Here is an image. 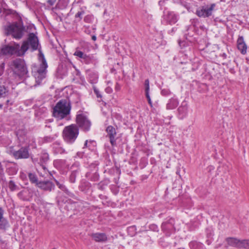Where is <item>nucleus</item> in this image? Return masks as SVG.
I'll use <instances>...</instances> for the list:
<instances>
[{"instance_id":"obj_23","label":"nucleus","mask_w":249,"mask_h":249,"mask_svg":"<svg viewBox=\"0 0 249 249\" xmlns=\"http://www.w3.org/2000/svg\"><path fill=\"white\" fill-rule=\"evenodd\" d=\"M91 184L86 180H82L79 183L78 188L81 192L87 193L91 188Z\"/></svg>"},{"instance_id":"obj_44","label":"nucleus","mask_w":249,"mask_h":249,"mask_svg":"<svg viewBox=\"0 0 249 249\" xmlns=\"http://www.w3.org/2000/svg\"><path fill=\"white\" fill-rule=\"evenodd\" d=\"M84 14V11H78L75 15V18H78L77 19V21H80L82 19V16Z\"/></svg>"},{"instance_id":"obj_41","label":"nucleus","mask_w":249,"mask_h":249,"mask_svg":"<svg viewBox=\"0 0 249 249\" xmlns=\"http://www.w3.org/2000/svg\"><path fill=\"white\" fill-rule=\"evenodd\" d=\"M98 163L97 162L92 163L89 166V169L91 172L94 171H98Z\"/></svg>"},{"instance_id":"obj_32","label":"nucleus","mask_w":249,"mask_h":249,"mask_svg":"<svg viewBox=\"0 0 249 249\" xmlns=\"http://www.w3.org/2000/svg\"><path fill=\"white\" fill-rule=\"evenodd\" d=\"M78 173V170H75L71 172L69 177V180L71 183H74L75 182L76 178Z\"/></svg>"},{"instance_id":"obj_13","label":"nucleus","mask_w":249,"mask_h":249,"mask_svg":"<svg viewBox=\"0 0 249 249\" xmlns=\"http://www.w3.org/2000/svg\"><path fill=\"white\" fill-rule=\"evenodd\" d=\"M13 155L16 159H27L30 157L29 147V146L22 147L18 151H14Z\"/></svg>"},{"instance_id":"obj_28","label":"nucleus","mask_w":249,"mask_h":249,"mask_svg":"<svg viewBox=\"0 0 249 249\" xmlns=\"http://www.w3.org/2000/svg\"><path fill=\"white\" fill-rule=\"evenodd\" d=\"M28 177L29 178V179L31 183L34 184L35 186L36 187L38 182L40 181L38 180V178L36 175L35 173H29L28 174Z\"/></svg>"},{"instance_id":"obj_7","label":"nucleus","mask_w":249,"mask_h":249,"mask_svg":"<svg viewBox=\"0 0 249 249\" xmlns=\"http://www.w3.org/2000/svg\"><path fill=\"white\" fill-rule=\"evenodd\" d=\"M0 53L3 55L11 56L14 54L18 56L24 55V54H22L21 47H20L19 44L16 42L3 45L0 48Z\"/></svg>"},{"instance_id":"obj_63","label":"nucleus","mask_w":249,"mask_h":249,"mask_svg":"<svg viewBox=\"0 0 249 249\" xmlns=\"http://www.w3.org/2000/svg\"><path fill=\"white\" fill-rule=\"evenodd\" d=\"M91 38L93 41H95L96 40V36L95 35H93L91 36Z\"/></svg>"},{"instance_id":"obj_49","label":"nucleus","mask_w":249,"mask_h":249,"mask_svg":"<svg viewBox=\"0 0 249 249\" xmlns=\"http://www.w3.org/2000/svg\"><path fill=\"white\" fill-rule=\"evenodd\" d=\"M192 25L194 27H196L199 23V21L198 18H193L191 19Z\"/></svg>"},{"instance_id":"obj_24","label":"nucleus","mask_w":249,"mask_h":249,"mask_svg":"<svg viewBox=\"0 0 249 249\" xmlns=\"http://www.w3.org/2000/svg\"><path fill=\"white\" fill-rule=\"evenodd\" d=\"M179 104V101L177 98L174 97L170 99L166 104L167 109H173L177 107Z\"/></svg>"},{"instance_id":"obj_15","label":"nucleus","mask_w":249,"mask_h":249,"mask_svg":"<svg viewBox=\"0 0 249 249\" xmlns=\"http://www.w3.org/2000/svg\"><path fill=\"white\" fill-rule=\"evenodd\" d=\"M188 106L186 102H182L177 109V116L179 119L185 118L188 114Z\"/></svg>"},{"instance_id":"obj_47","label":"nucleus","mask_w":249,"mask_h":249,"mask_svg":"<svg viewBox=\"0 0 249 249\" xmlns=\"http://www.w3.org/2000/svg\"><path fill=\"white\" fill-rule=\"evenodd\" d=\"M144 88H145V92L148 93L149 92L150 87H149V80L148 79H147L144 81Z\"/></svg>"},{"instance_id":"obj_59","label":"nucleus","mask_w":249,"mask_h":249,"mask_svg":"<svg viewBox=\"0 0 249 249\" xmlns=\"http://www.w3.org/2000/svg\"><path fill=\"white\" fill-rule=\"evenodd\" d=\"M119 176L117 177V178H114V180H113V181L114 182V183L116 184H117L119 182Z\"/></svg>"},{"instance_id":"obj_19","label":"nucleus","mask_w":249,"mask_h":249,"mask_svg":"<svg viewBox=\"0 0 249 249\" xmlns=\"http://www.w3.org/2000/svg\"><path fill=\"white\" fill-rule=\"evenodd\" d=\"M90 236L96 242H105L107 240V236L105 233H93Z\"/></svg>"},{"instance_id":"obj_34","label":"nucleus","mask_w":249,"mask_h":249,"mask_svg":"<svg viewBox=\"0 0 249 249\" xmlns=\"http://www.w3.org/2000/svg\"><path fill=\"white\" fill-rule=\"evenodd\" d=\"M73 55L80 58L81 60H83L87 54L77 48L76 49Z\"/></svg>"},{"instance_id":"obj_4","label":"nucleus","mask_w":249,"mask_h":249,"mask_svg":"<svg viewBox=\"0 0 249 249\" xmlns=\"http://www.w3.org/2000/svg\"><path fill=\"white\" fill-rule=\"evenodd\" d=\"M71 104L65 99H62L57 103L53 108V116L58 119H62L70 114Z\"/></svg>"},{"instance_id":"obj_25","label":"nucleus","mask_w":249,"mask_h":249,"mask_svg":"<svg viewBox=\"0 0 249 249\" xmlns=\"http://www.w3.org/2000/svg\"><path fill=\"white\" fill-rule=\"evenodd\" d=\"M86 177L92 181H97L100 178L98 171L89 172L86 174Z\"/></svg>"},{"instance_id":"obj_53","label":"nucleus","mask_w":249,"mask_h":249,"mask_svg":"<svg viewBox=\"0 0 249 249\" xmlns=\"http://www.w3.org/2000/svg\"><path fill=\"white\" fill-rule=\"evenodd\" d=\"M4 176V174L3 172V168L2 167L1 162H0V177L1 178H2Z\"/></svg>"},{"instance_id":"obj_36","label":"nucleus","mask_w":249,"mask_h":249,"mask_svg":"<svg viewBox=\"0 0 249 249\" xmlns=\"http://www.w3.org/2000/svg\"><path fill=\"white\" fill-rule=\"evenodd\" d=\"M8 187L10 190L12 192L19 189L18 186L13 180H10L8 182Z\"/></svg>"},{"instance_id":"obj_27","label":"nucleus","mask_w":249,"mask_h":249,"mask_svg":"<svg viewBox=\"0 0 249 249\" xmlns=\"http://www.w3.org/2000/svg\"><path fill=\"white\" fill-rule=\"evenodd\" d=\"M171 0H160L159 1L158 5L160 6V10L168 11V8L169 6V1Z\"/></svg>"},{"instance_id":"obj_21","label":"nucleus","mask_w":249,"mask_h":249,"mask_svg":"<svg viewBox=\"0 0 249 249\" xmlns=\"http://www.w3.org/2000/svg\"><path fill=\"white\" fill-rule=\"evenodd\" d=\"M18 170V165L15 162H11L7 165L6 172L9 175H16Z\"/></svg>"},{"instance_id":"obj_11","label":"nucleus","mask_w":249,"mask_h":249,"mask_svg":"<svg viewBox=\"0 0 249 249\" xmlns=\"http://www.w3.org/2000/svg\"><path fill=\"white\" fill-rule=\"evenodd\" d=\"M216 6L215 3H212L210 5H204L197 8L196 14L199 18H208L212 15L213 11Z\"/></svg>"},{"instance_id":"obj_37","label":"nucleus","mask_w":249,"mask_h":249,"mask_svg":"<svg viewBox=\"0 0 249 249\" xmlns=\"http://www.w3.org/2000/svg\"><path fill=\"white\" fill-rule=\"evenodd\" d=\"M26 134V131L24 128L18 129L16 131V135L18 139L19 140L20 138H24Z\"/></svg>"},{"instance_id":"obj_38","label":"nucleus","mask_w":249,"mask_h":249,"mask_svg":"<svg viewBox=\"0 0 249 249\" xmlns=\"http://www.w3.org/2000/svg\"><path fill=\"white\" fill-rule=\"evenodd\" d=\"M49 160V156L48 153H45L41 154L40 157V162L42 164L45 163Z\"/></svg>"},{"instance_id":"obj_55","label":"nucleus","mask_w":249,"mask_h":249,"mask_svg":"<svg viewBox=\"0 0 249 249\" xmlns=\"http://www.w3.org/2000/svg\"><path fill=\"white\" fill-rule=\"evenodd\" d=\"M56 0H48L47 1V3L49 6H51L53 5L56 2Z\"/></svg>"},{"instance_id":"obj_33","label":"nucleus","mask_w":249,"mask_h":249,"mask_svg":"<svg viewBox=\"0 0 249 249\" xmlns=\"http://www.w3.org/2000/svg\"><path fill=\"white\" fill-rule=\"evenodd\" d=\"M80 60L82 62L86 64L92 63L95 61L94 56L92 55H87L83 60Z\"/></svg>"},{"instance_id":"obj_45","label":"nucleus","mask_w":249,"mask_h":249,"mask_svg":"<svg viewBox=\"0 0 249 249\" xmlns=\"http://www.w3.org/2000/svg\"><path fill=\"white\" fill-rule=\"evenodd\" d=\"M149 229L154 232H158L159 230L158 226L155 224H152L149 225Z\"/></svg>"},{"instance_id":"obj_8","label":"nucleus","mask_w":249,"mask_h":249,"mask_svg":"<svg viewBox=\"0 0 249 249\" xmlns=\"http://www.w3.org/2000/svg\"><path fill=\"white\" fill-rule=\"evenodd\" d=\"M175 221L174 218L172 217H168L165 219L161 225L162 231L167 237H169L171 234L176 232L175 227Z\"/></svg>"},{"instance_id":"obj_42","label":"nucleus","mask_w":249,"mask_h":249,"mask_svg":"<svg viewBox=\"0 0 249 249\" xmlns=\"http://www.w3.org/2000/svg\"><path fill=\"white\" fill-rule=\"evenodd\" d=\"M54 140V138L51 136H45L43 139L42 142L44 143L51 142Z\"/></svg>"},{"instance_id":"obj_9","label":"nucleus","mask_w":249,"mask_h":249,"mask_svg":"<svg viewBox=\"0 0 249 249\" xmlns=\"http://www.w3.org/2000/svg\"><path fill=\"white\" fill-rule=\"evenodd\" d=\"M161 18V22L163 24L172 25L178 22L179 18V16L174 11H163Z\"/></svg>"},{"instance_id":"obj_39","label":"nucleus","mask_w":249,"mask_h":249,"mask_svg":"<svg viewBox=\"0 0 249 249\" xmlns=\"http://www.w3.org/2000/svg\"><path fill=\"white\" fill-rule=\"evenodd\" d=\"M8 91L7 87L3 85H0V97L5 96Z\"/></svg>"},{"instance_id":"obj_10","label":"nucleus","mask_w":249,"mask_h":249,"mask_svg":"<svg viewBox=\"0 0 249 249\" xmlns=\"http://www.w3.org/2000/svg\"><path fill=\"white\" fill-rule=\"evenodd\" d=\"M76 122V124L78 126L79 129L80 128L85 132L89 131L91 123L86 115L83 114L77 115Z\"/></svg>"},{"instance_id":"obj_60","label":"nucleus","mask_w":249,"mask_h":249,"mask_svg":"<svg viewBox=\"0 0 249 249\" xmlns=\"http://www.w3.org/2000/svg\"><path fill=\"white\" fill-rule=\"evenodd\" d=\"M88 140H86L85 142V143H84V147H83V148H87L89 146L88 145Z\"/></svg>"},{"instance_id":"obj_58","label":"nucleus","mask_w":249,"mask_h":249,"mask_svg":"<svg viewBox=\"0 0 249 249\" xmlns=\"http://www.w3.org/2000/svg\"><path fill=\"white\" fill-rule=\"evenodd\" d=\"M207 236L208 238H211L213 236V233L211 232V230L209 229H207Z\"/></svg>"},{"instance_id":"obj_2","label":"nucleus","mask_w":249,"mask_h":249,"mask_svg":"<svg viewBox=\"0 0 249 249\" xmlns=\"http://www.w3.org/2000/svg\"><path fill=\"white\" fill-rule=\"evenodd\" d=\"M5 34L6 36H11L13 38L19 40L22 38L25 32V28L23 22L21 20L20 22H14L9 23L4 27Z\"/></svg>"},{"instance_id":"obj_56","label":"nucleus","mask_w":249,"mask_h":249,"mask_svg":"<svg viewBox=\"0 0 249 249\" xmlns=\"http://www.w3.org/2000/svg\"><path fill=\"white\" fill-rule=\"evenodd\" d=\"M76 155L78 157L80 158H83L85 156V152H78L76 154Z\"/></svg>"},{"instance_id":"obj_30","label":"nucleus","mask_w":249,"mask_h":249,"mask_svg":"<svg viewBox=\"0 0 249 249\" xmlns=\"http://www.w3.org/2000/svg\"><path fill=\"white\" fill-rule=\"evenodd\" d=\"M67 163V160L64 159H58L55 160L53 162L54 166L60 169L64 167Z\"/></svg>"},{"instance_id":"obj_40","label":"nucleus","mask_w":249,"mask_h":249,"mask_svg":"<svg viewBox=\"0 0 249 249\" xmlns=\"http://www.w3.org/2000/svg\"><path fill=\"white\" fill-rule=\"evenodd\" d=\"M94 19V17L91 15H88L84 18V22L89 24H92L93 22Z\"/></svg>"},{"instance_id":"obj_57","label":"nucleus","mask_w":249,"mask_h":249,"mask_svg":"<svg viewBox=\"0 0 249 249\" xmlns=\"http://www.w3.org/2000/svg\"><path fill=\"white\" fill-rule=\"evenodd\" d=\"M192 244H193L194 246H196V247H203L204 246V245L202 244L199 243H197L196 242H193V243H191L190 245H192Z\"/></svg>"},{"instance_id":"obj_35","label":"nucleus","mask_w":249,"mask_h":249,"mask_svg":"<svg viewBox=\"0 0 249 249\" xmlns=\"http://www.w3.org/2000/svg\"><path fill=\"white\" fill-rule=\"evenodd\" d=\"M127 231L128 234L132 237L134 236L137 233V229L135 225L128 227Z\"/></svg>"},{"instance_id":"obj_16","label":"nucleus","mask_w":249,"mask_h":249,"mask_svg":"<svg viewBox=\"0 0 249 249\" xmlns=\"http://www.w3.org/2000/svg\"><path fill=\"white\" fill-rule=\"evenodd\" d=\"M4 210L0 207V230L5 231L10 227L8 221L3 217Z\"/></svg>"},{"instance_id":"obj_46","label":"nucleus","mask_w":249,"mask_h":249,"mask_svg":"<svg viewBox=\"0 0 249 249\" xmlns=\"http://www.w3.org/2000/svg\"><path fill=\"white\" fill-rule=\"evenodd\" d=\"M171 91L168 89H163L161 90V94L162 96H168L171 94Z\"/></svg>"},{"instance_id":"obj_62","label":"nucleus","mask_w":249,"mask_h":249,"mask_svg":"<svg viewBox=\"0 0 249 249\" xmlns=\"http://www.w3.org/2000/svg\"><path fill=\"white\" fill-rule=\"evenodd\" d=\"M23 191H20V192H19L18 194V196L19 197H20V196H21V195H22L23 193Z\"/></svg>"},{"instance_id":"obj_22","label":"nucleus","mask_w":249,"mask_h":249,"mask_svg":"<svg viewBox=\"0 0 249 249\" xmlns=\"http://www.w3.org/2000/svg\"><path fill=\"white\" fill-rule=\"evenodd\" d=\"M53 153L54 154H67V152L57 142H54L52 145Z\"/></svg>"},{"instance_id":"obj_50","label":"nucleus","mask_w":249,"mask_h":249,"mask_svg":"<svg viewBox=\"0 0 249 249\" xmlns=\"http://www.w3.org/2000/svg\"><path fill=\"white\" fill-rule=\"evenodd\" d=\"M145 96L148 101V103L151 108L153 107V104L150 97L149 92L145 93Z\"/></svg>"},{"instance_id":"obj_29","label":"nucleus","mask_w":249,"mask_h":249,"mask_svg":"<svg viewBox=\"0 0 249 249\" xmlns=\"http://www.w3.org/2000/svg\"><path fill=\"white\" fill-rule=\"evenodd\" d=\"M70 0H59L55 6V8L64 9L67 7Z\"/></svg>"},{"instance_id":"obj_3","label":"nucleus","mask_w":249,"mask_h":249,"mask_svg":"<svg viewBox=\"0 0 249 249\" xmlns=\"http://www.w3.org/2000/svg\"><path fill=\"white\" fill-rule=\"evenodd\" d=\"M9 66L17 76L19 78L28 76V68L24 59L16 58L9 62Z\"/></svg>"},{"instance_id":"obj_54","label":"nucleus","mask_w":249,"mask_h":249,"mask_svg":"<svg viewBox=\"0 0 249 249\" xmlns=\"http://www.w3.org/2000/svg\"><path fill=\"white\" fill-rule=\"evenodd\" d=\"M84 27L85 28V31L84 32L87 34H89L91 33V31L89 29V26H86V25H84Z\"/></svg>"},{"instance_id":"obj_64","label":"nucleus","mask_w":249,"mask_h":249,"mask_svg":"<svg viewBox=\"0 0 249 249\" xmlns=\"http://www.w3.org/2000/svg\"><path fill=\"white\" fill-rule=\"evenodd\" d=\"M222 57H223L224 58H226L227 57V54L225 53H223L221 54Z\"/></svg>"},{"instance_id":"obj_17","label":"nucleus","mask_w":249,"mask_h":249,"mask_svg":"<svg viewBox=\"0 0 249 249\" xmlns=\"http://www.w3.org/2000/svg\"><path fill=\"white\" fill-rule=\"evenodd\" d=\"M53 178L54 179V181L57 186L58 187V188H59L60 190L63 191L69 196L78 200L77 198V197L75 196V195L72 192L69 191V189L66 187V186L64 184L61 183L57 180L55 179L53 177Z\"/></svg>"},{"instance_id":"obj_12","label":"nucleus","mask_w":249,"mask_h":249,"mask_svg":"<svg viewBox=\"0 0 249 249\" xmlns=\"http://www.w3.org/2000/svg\"><path fill=\"white\" fill-rule=\"evenodd\" d=\"M106 131L107 133V137L109 139V142L112 147H116L118 145L117 141L119 139L117 137V132L116 129L112 125L108 126Z\"/></svg>"},{"instance_id":"obj_1","label":"nucleus","mask_w":249,"mask_h":249,"mask_svg":"<svg viewBox=\"0 0 249 249\" xmlns=\"http://www.w3.org/2000/svg\"><path fill=\"white\" fill-rule=\"evenodd\" d=\"M22 54L24 55L26 52L30 49L31 52H33L38 50L39 52L38 59H41V47L39 42L38 37L33 33H30L28 34L27 38L26 40L23 41L21 46Z\"/></svg>"},{"instance_id":"obj_43","label":"nucleus","mask_w":249,"mask_h":249,"mask_svg":"<svg viewBox=\"0 0 249 249\" xmlns=\"http://www.w3.org/2000/svg\"><path fill=\"white\" fill-rule=\"evenodd\" d=\"M110 189L113 194L116 195L119 191V187L115 185H112L110 186Z\"/></svg>"},{"instance_id":"obj_14","label":"nucleus","mask_w":249,"mask_h":249,"mask_svg":"<svg viewBox=\"0 0 249 249\" xmlns=\"http://www.w3.org/2000/svg\"><path fill=\"white\" fill-rule=\"evenodd\" d=\"M37 184L36 187L44 191L50 192L55 188L54 183L49 180L40 181Z\"/></svg>"},{"instance_id":"obj_61","label":"nucleus","mask_w":249,"mask_h":249,"mask_svg":"<svg viewBox=\"0 0 249 249\" xmlns=\"http://www.w3.org/2000/svg\"><path fill=\"white\" fill-rule=\"evenodd\" d=\"M206 243L208 245H210L212 243V240H211V239H207V240L206 241Z\"/></svg>"},{"instance_id":"obj_52","label":"nucleus","mask_w":249,"mask_h":249,"mask_svg":"<svg viewBox=\"0 0 249 249\" xmlns=\"http://www.w3.org/2000/svg\"><path fill=\"white\" fill-rule=\"evenodd\" d=\"M66 201H65L62 197H59L57 199V203L58 205H61L62 203H65Z\"/></svg>"},{"instance_id":"obj_6","label":"nucleus","mask_w":249,"mask_h":249,"mask_svg":"<svg viewBox=\"0 0 249 249\" xmlns=\"http://www.w3.org/2000/svg\"><path fill=\"white\" fill-rule=\"evenodd\" d=\"M40 56L42 57L39 59L42 61L38 68L36 66L34 67V71L32 70V73L34 76L37 85H39L42 82V80L45 78L47 72V68L48 65L44 55L43 53H41Z\"/></svg>"},{"instance_id":"obj_5","label":"nucleus","mask_w":249,"mask_h":249,"mask_svg":"<svg viewBox=\"0 0 249 249\" xmlns=\"http://www.w3.org/2000/svg\"><path fill=\"white\" fill-rule=\"evenodd\" d=\"M78 135V126L75 124H71L65 126L62 132L63 139L68 144L73 143Z\"/></svg>"},{"instance_id":"obj_51","label":"nucleus","mask_w":249,"mask_h":249,"mask_svg":"<svg viewBox=\"0 0 249 249\" xmlns=\"http://www.w3.org/2000/svg\"><path fill=\"white\" fill-rule=\"evenodd\" d=\"M93 88L94 92L96 94V97L97 98H101L102 97V95L100 93L99 90L95 87H93Z\"/></svg>"},{"instance_id":"obj_31","label":"nucleus","mask_w":249,"mask_h":249,"mask_svg":"<svg viewBox=\"0 0 249 249\" xmlns=\"http://www.w3.org/2000/svg\"><path fill=\"white\" fill-rule=\"evenodd\" d=\"M110 183V180L108 178H105L102 181H100L98 183L97 185L98 188L102 191H103L105 187L108 185V184Z\"/></svg>"},{"instance_id":"obj_20","label":"nucleus","mask_w":249,"mask_h":249,"mask_svg":"<svg viewBox=\"0 0 249 249\" xmlns=\"http://www.w3.org/2000/svg\"><path fill=\"white\" fill-rule=\"evenodd\" d=\"M225 241L229 246L238 248H242V240H240L236 238L227 237L225 239Z\"/></svg>"},{"instance_id":"obj_26","label":"nucleus","mask_w":249,"mask_h":249,"mask_svg":"<svg viewBox=\"0 0 249 249\" xmlns=\"http://www.w3.org/2000/svg\"><path fill=\"white\" fill-rule=\"evenodd\" d=\"M98 79V74L97 72L90 71L88 74V80L91 84H95L97 83Z\"/></svg>"},{"instance_id":"obj_48","label":"nucleus","mask_w":249,"mask_h":249,"mask_svg":"<svg viewBox=\"0 0 249 249\" xmlns=\"http://www.w3.org/2000/svg\"><path fill=\"white\" fill-rule=\"evenodd\" d=\"M242 248L249 249V240H242Z\"/></svg>"},{"instance_id":"obj_18","label":"nucleus","mask_w":249,"mask_h":249,"mask_svg":"<svg viewBox=\"0 0 249 249\" xmlns=\"http://www.w3.org/2000/svg\"><path fill=\"white\" fill-rule=\"evenodd\" d=\"M237 47L242 54H245L247 53V46L243 36H239L237 40Z\"/></svg>"}]
</instances>
